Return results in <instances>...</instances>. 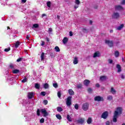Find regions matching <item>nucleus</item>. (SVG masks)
<instances>
[{"label":"nucleus","instance_id":"nucleus-32","mask_svg":"<svg viewBox=\"0 0 125 125\" xmlns=\"http://www.w3.org/2000/svg\"><path fill=\"white\" fill-rule=\"evenodd\" d=\"M56 117L58 119V120H61L62 119V117L60 114H56Z\"/></svg>","mask_w":125,"mask_h":125},{"label":"nucleus","instance_id":"nucleus-60","mask_svg":"<svg viewBox=\"0 0 125 125\" xmlns=\"http://www.w3.org/2000/svg\"><path fill=\"white\" fill-rule=\"evenodd\" d=\"M26 1H27V0H21V2H23V3H26Z\"/></svg>","mask_w":125,"mask_h":125},{"label":"nucleus","instance_id":"nucleus-56","mask_svg":"<svg viewBox=\"0 0 125 125\" xmlns=\"http://www.w3.org/2000/svg\"><path fill=\"white\" fill-rule=\"evenodd\" d=\"M121 4H125V0H123L122 1Z\"/></svg>","mask_w":125,"mask_h":125},{"label":"nucleus","instance_id":"nucleus-47","mask_svg":"<svg viewBox=\"0 0 125 125\" xmlns=\"http://www.w3.org/2000/svg\"><path fill=\"white\" fill-rule=\"evenodd\" d=\"M43 123H44V118H42L40 120V123L41 124H43Z\"/></svg>","mask_w":125,"mask_h":125},{"label":"nucleus","instance_id":"nucleus-44","mask_svg":"<svg viewBox=\"0 0 125 125\" xmlns=\"http://www.w3.org/2000/svg\"><path fill=\"white\" fill-rule=\"evenodd\" d=\"M43 104H44V105H47V103H48V101H47V100H44L43 101Z\"/></svg>","mask_w":125,"mask_h":125},{"label":"nucleus","instance_id":"nucleus-25","mask_svg":"<svg viewBox=\"0 0 125 125\" xmlns=\"http://www.w3.org/2000/svg\"><path fill=\"white\" fill-rule=\"evenodd\" d=\"M57 111H58V112H62V111H63V108H62V107H60V106H58L57 107Z\"/></svg>","mask_w":125,"mask_h":125},{"label":"nucleus","instance_id":"nucleus-51","mask_svg":"<svg viewBox=\"0 0 125 125\" xmlns=\"http://www.w3.org/2000/svg\"><path fill=\"white\" fill-rule=\"evenodd\" d=\"M53 30H52V28H49L48 29V32L49 33H51V32H52Z\"/></svg>","mask_w":125,"mask_h":125},{"label":"nucleus","instance_id":"nucleus-58","mask_svg":"<svg viewBox=\"0 0 125 125\" xmlns=\"http://www.w3.org/2000/svg\"><path fill=\"white\" fill-rule=\"evenodd\" d=\"M42 43L41 44L42 46H43L44 45V42L43 41H42Z\"/></svg>","mask_w":125,"mask_h":125},{"label":"nucleus","instance_id":"nucleus-62","mask_svg":"<svg viewBox=\"0 0 125 125\" xmlns=\"http://www.w3.org/2000/svg\"><path fill=\"white\" fill-rule=\"evenodd\" d=\"M57 19H58V20H59V19H60V16L59 15H57Z\"/></svg>","mask_w":125,"mask_h":125},{"label":"nucleus","instance_id":"nucleus-59","mask_svg":"<svg viewBox=\"0 0 125 125\" xmlns=\"http://www.w3.org/2000/svg\"><path fill=\"white\" fill-rule=\"evenodd\" d=\"M121 79H125V75H124V74L121 75Z\"/></svg>","mask_w":125,"mask_h":125},{"label":"nucleus","instance_id":"nucleus-21","mask_svg":"<svg viewBox=\"0 0 125 125\" xmlns=\"http://www.w3.org/2000/svg\"><path fill=\"white\" fill-rule=\"evenodd\" d=\"M19 45H20V42H19V41L16 42L15 43V47L16 48H18V47H19Z\"/></svg>","mask_w":125,"mask_h":125},{"label":"nucleus","instance_id":"nucleus-46","mask_svg":"<svg viewBox=\"0 0 125 125\" xmlns=\"http://www.w3.org/2000/svg\"><path fill=\"white\" fill-rule=\"evenodd\" d=\"M27 82V78L25 77L22 81L21 83H26Z\"/></svg>","mask_w":125,"mask_h":125},{"label":"nucleus","instance_id":"nucleus-28","mask_svg":"<svg viewBox=\"0 0 125 125\" xmlns=\"http://www.w3.org/2000/svg\"><path fill=\"white\" fill-rule=\"evenodd\" d=\"M35 88H37V89H40V87H41V85H40V84L38 83H35Z\"/></svg>","mask_w":125,"mask_h":125},{"label":"nucleus","instance_id":"nucleus-54","mask_svg":"<svg viewBox=\"0 0 125 125\" xmlns=\"http://www.w3.org/2000/svg\"><path fill=\"white\" fill-rule=\"evenodd\" d=\"M108 62L110 64H112L113 63V60H108Z\"/></svg>","mask_w":125,"mask_h":125},{"label":"nucleus","instance_id":"nucleus-61","mask_svg":"<svg viewBox=\"0 0 125 125\" xmlns=\"http://www.w3.org/2000/svg\"><path fill=\"white\" fill-rule=\"evenodd\" d=\"M46 41L47 42H49V38H48L47 37V38H46Z\"/></svg>","mask_w":125,"mask_h":125},{"label":"nucleus","instance_id":"nucleus-43","mask_svg":"<svg viewBox=\"0 0 125 125\" xmlns=\"http://www.w3.org/2000/svg\"><path fill=\"white\" fill-rule=\"evenodd\" d=\"M31 37V34H28L26 35V40L30 41V38Z\"/></svg>","mask_w":125,"mask_h":125},{"label":"nucleus","instance_id":"nucleus-31","mask_svg":"<svg viewBox=\"0 0 125 125\" xmlns=\"http://www.w3.org/2000/svg\"><path fill=\"white\" fill-rule=\"evenodd\" d=\"M55 50L57 52H60V48L58 46L55 47Z\"/></svg>","mask_w":125,"mask_h":125},{"label":"nucleus","instance_id":"nucleus-55","mask_svg":"<svg viewBox=\"0 0 125 125\" xmlns=\"http://www.w3.org/2000/svg\"><path fill=\"white\" fill-rule=\"evenodd\" d=\"M96 87H100V84H99V83H96Z\"/></svg>","mask_w":125,"mask_h":125},{"label":"nucleus","instance_id":"nucleus-15","mask_svg":"<svg viewBox=\"0 0 125 125\" xmlns=\"http://www.w3.org/2000/svg\"><path fill=\"white\" fill-rule=\"evenodd\" d=\"M116 68H117V72L118 73H120V72H122V67H121V65L117 64Z\"/></svg>","mask_w":125,"mask_h":125},{"label":"nucleus","instance_id":"nucleus-37","mask_svg":"<svg viewBox=\"0 0 125 125\" xmlns=\"http://www.w3.org/2000/svg\"><path fill=\"white\" fill-rule=\"evenodd\" d=\"M87 90V92H88V93H92V89H91V88H88Z\"/></svg>","mask_w":125,"mask_h":125},{"label":"nucleus","instance_id":"nucleus-24","mask_svg":"<svg viewBox=\"0 0 125 125\" xmlns=\"http://www.w3.org/2000/svg\"><path fill=\"white\" fill-rule=\"evenodd\" d=\"M43 87L45 89H47L49 87V85L47 83H44Z\"/></svg>","mask_w":125,"mask_h":125},{"label":"nucleus","instance_id":"nucleus-10","mask_svg":"<svg viewBox=\"0 0 125 125\" xmlns=\"http://www.w3.org/2000/svg\"><path fill=\"white\" fill-rule=\"evenodd\" d=\"M78 124H80V125H83V123H84V118H80L77 121Z\"/></svg>","mask_w":125,"mask_h":125},{"label":"nucleus","instance_id":"nucleus-3","mask_svg":"<svg viewBox=\"0 0 125 125\" xmlns=\"http://www.w3.org/2000/svg\"><path fill=\"white\" fill-rule=\"evenodd\" d=\"M66 104L68 107H70L72 105V96H68L67 98Z\"/></svg>","mask_w":125,"mask_h":125},{"label":"nucleus","instance_id":"nucleus-57","mask_svg":"<svg viewBox=\"0 0 125 125\" xmlns=\"http://www.w3.org/2000/svg\"><path fill=\"white\" fill-rule=\"evenodd\" d=\"M44 16H46V14H42V18H43V17H44Z\"/></svg>","mask_w":125,"mask_h":125},{"label":"nucleus","instance_id":"nucleus-30","mask_svg":"<svg viewBox=\"0 0 125 125\" xmlns=\"http://www.w3.org/2000/svg\"><path fill=\"white\" fill-rule=\"evenodd\" d=\"M67 119L68 121V122H72V118H71V116L69 114H67Z\"/></svg>","mask_w":125,"mask_h":125},{"label":"nucleus","instance_id":"nucleus-36","mask_svg":"<svg viewBox=\"0 0 125 125\" xmlns=\"http://www.w3.org/2000/svg\"><path fill=\"white\" fill-rule=\"evenodd\" d=\"M46 95V93L44 91H42L41 93V95H42V96H45Z\"/></svg>","mask_w":125,"mask_h":125},{"label":"nucleus","instance_id":"nucleus-35","mask_svg":"<svg viewBox=\"0 0 125 125\" xmlns=\"http://www.w3.org/2000/svg\"><path fill=\"white\" fill-rule=\"evenodd\" d=\"M32 28H35L36 29L39 28V24L37 23L33 24Z\"/></svg>","mask_w":125,"mask_h":125},{"label":"nucleus","instance_id":"nucleus-13","mask_svg":"<svg viewBox=\"0 0 125 125\" xmlns=\"http://www.w3.org/2000/svg\"><path fill=\"white\" fill-rule=\"evenodd\" d=\"M33 96H34V93L29 92L28 93V98H29V99H32Z\"/></svg>","mask_w":125,"mask_h":125},{"label":"nucleus","instance_id":"nucleus-48","mask_svg":"<svg viewBox=\"0 0 125 125\" xmlns=\"http://www.w3.org/2000/svg\"><path fill=\"white\" fill-rule=\"evenodd\" d=\"M74 9H77V8H79V5H78L77 4L74 5Z\"/></svg>","mask_w":125,"mask_h":125},{"label":"nucleus","instance_id":"nucleus-34","mask_svg":"<svg viewBox=\"0 0 125 125\" xmlns=\"http://www.w3.org/2000/svg\"><path fill=\"white\" fill-rule=\"evenodd\" d=\"M75 3L76 4H78V5H79V4L81 3V1L80 0H75Z\"/></svg>","mask_w":125,"mask_h":125},{"label":"nucleus","instance_id":"nucleus-42","mask_svg":"<svg viewBox=\"0 0 125 125\" xmlns=\"http://www.w3.org/2000/svg\"><path fill=\"white\" fill-rule=\"evenodd\" d=\"M23 60V58H20L17 60V62H21Z\"/></svg>","mask_w":125,"mask_h":125},{"label":"nucleus","instance_id":"nucleus-8","mask_svg":"<svg viewBox=\"0 0 125 125\" xmlns=\"http://www.w3.org/2000/svg\"><path fill=\"white\" fill-rule=\"evenodd\" d=\"M112 17L113 19H118V18H120V13L114 12L112 14Z\"/></svg>","mask_w":125,"mask_h":125},{"label":"nucleus","instance_id":"nucleus-2","mask_svg":"<svg viewBox=\"0 0 125 125\" xmlns=\"http://www.w3.org/2000/svg\"><path fill=\"white\" fill-rule=\"evenodd\" d=\"M41 112L42 114H43V117H47L48 116V112L46 111L45 108L41 109L40 110V109H38L37 110V116H41Z\"/></svg>","mask_w":125,"mask_h":125},{"label":"nucleus","instance_id":"nucleus-29","mask_svg":"<svg viewBox=\"0 0 125 125\" xmlns=\"http://www.w3.org/2000/svg\"><path fill=\"white\" fill-rule=\"evenodd\" d=\"M115 57H119V55H120V52L118 51H116L114 53Z\"/></svg>","mask_w":125,"mask_h":125},{"label":"nucleus","instance_id":"nucleus-64","mask_svg":"<svg viewBox=\"0 0 125 125\" xmlns=\"http://www.w3.org/2000/svg\"><path fill=\"white\" fill-rule=\"evenodd\" d=\"M89 23L91 25L92 24V21H90Z\"/></svg>","mask_w":125,"mask_h":125},{"label":"nucleus","instance_id":"nucleus-12","mask_svg":"<svg viewBox=\"0 0 125 125\" xmlns=\"http://www.w3.org/2000/svg\"><path fill=\"white\" fill-rule=\"evenodd\" d=\"M115 10H122L123 7L120 5H116L115 6Z\"/></svg>","mask_w":125,"mask_h":125},{"label":"nucleus","instance_id":"nucleus-18","mask_svg":"<svg viewBox=\"0 0 125 125\" xmlns=\"http://www.w3.org/2000/svg\"><path fill=\"white\" fill-rule=\"evenodd\" d=\"M107 79V76H102L100 77V81H105Z\"/></svg>","mask_w":125,"mask_h":125},{"label":"nucleus","instance_id":"nucleus-11","mask_svg":"<svg viewBox=\"0 0 125 125\" xmlns=\"http://www.w3.org/2000/svg\"><path fill=\"white\" fill-rule=\"evenodd\" d=\"M83 83L84 85H85V86H88V85H89V83H90V81L87 79H86L84 80Z\"/></svg>","mask_w":125,"mask_h":125},{"label":"nucleus","instance_id":"nucleus-53","mask_svg":"<svg viewBox=\"0 0 125 125\" xmlns=\"http://www.w3.org/2000/svg\"><path fill=\"white\" fill-rule=\"evenodd\" d=\"M106 125H110V121H108L105 122Z\"/></svg>","mask_w":125,"mask_h":125},{"label":"nucleus","instance_id":"nucleus-40","mask_svg":"<svg viewBox=\"0 0 125 125\" xmlns=\"http://www.w3.org/2000/svg\"><path fill=\"white\" fill-rule=\"evenodd\" d=\"M57 94H58V97H59V98H61V92L58 91L57 93Z\"/></svg>","mask_w":125,"mask_h":125},{"label":"nucleus","instance_id":"nucleus-22","mask_svg":"<svg viewBox=\"0 0 125 125\" xmlns=\"http://www.w3.org/2000/svg\"><path fill=\"white\" fill-rule=\"evenodd\" d=\"M13 74H18L20 73V70L19 69H14L12 71Z\"/></svg>","mask_w":125,"mask_h":125},{"label":"nucleus","instance_id":"nucleus-23","mask_svg":"<svg viewBox=\"0 0 125 125\" xmlns=\"http://www.w3.org/2000/svg\"><path fill=\"white\" fill-rule=\"evenodd\" d=\"M110 92H111V93H112V94H115L116 92H117V91H116V90H115V89H114V88L111 87L110 89Z\"/></svg>","mask_w":125,"mask_h":125},{"label":"nucleus","instance_id":"nucleus-39","mask_svg":"<svg viewBox=\"0 0 125 125\" xmlns=\"http://www.w3.org/2000/svg\"><path fill=\"white\" fill-rule=\"evenodd\" d=\"M47 6H48V7H50V6H51V2L50 1H48L47 2Z\"/></svg>","mask_w":125,"mask_h":125},{"label":"nucleus","instance_id":"nucleus-41","mask_svg":"<svg viewBox=\"0 0 125 125\" xmlns=\"http://www.w3.org/2000/svg\"><path fill=\"white\" fill-rule=\"evenodd\" d=\"M10 50V47H9L7 48L4 49V51H5V52H8V51H9Z\"/></svg>","mask_w":125,"mask_h":125},{"label":"nucleus","instance_id":"nucleus-6","mask_svg":"<svg viewBox=\"0 0 125 125\" xmlns=\"http://www.w3.org/2000/svg\"><path fill=\"white\" fill-rule=\"evenodd\" d=\"M105 43L108 44L109 47H113V46H114V42H113V41H110V40H105Z\"/></svg>","mask_w":125,"mask_h":125},{"label":"nucleus","instance_id":"nucleus-49","mask_svg":"<svg viewBox=\"0 0 125 125\" xmlns=\"http://www.w3.org/2000/svg\"><path fill=\"white\" fill-rule=\"evenodd\" d=\"M82 87H83V85H82V84H79L77 85L78 88H82Z\"/></svg>","mask_w":125,"mask_h":125},{"label":"nucleus","instance_id":"nucleus-27","mask_svg":"<svg viewBox=\"0 0 125 125\" xmlns=\"http://www.w3.org/2000/svg\"><path fill=\"white\" fill-rule=\"evenodd\" d=\"M107 100L111 101V100H113V96L109 95L107 97Z\"/></svg>","mask_w":125,"mask_h":125},{"label":"nucleus","instance_id":"nucleus-38","mask_svg":"<svg viewBox=\"0 0 125 125\" xmlns=\"http://www.w3.org/2000/svg\"><path fill=\"white\" fill-rule=\"evenodd\" d=\"M53 86L55 88H57V87H58V84H57V83H53Z\"/></svg>","mask_w":125,"mask_h":125},{"label":"nucleus","instance_id":"nucleus-33","mask_svg":"<svg viewBox=\"0 0 125 125\" xmlns=\"http://www.w3.org/2000/svg\"><path fill=\"white\" fill-rule=\"evenodd\" d=\"M9 67L12 69H14V65L13 63H10Z\"/></svg>","mask_w":125,"mask_h":125},{"label":"nucleus","instance_id":"nucleus-19","mask_svg":"<svg viewBox=\"0 0 125 125\" xmlns=\"http://www.w3.org/2000/svg\"><path fill=\"white\" fill-rule=\"evenodd\" d=\"M68 38L67 37H64L63 38V39L62 40V42L64 44H66V42H68Z\"/></svg>","mask_w":125,"mask_h":125},{"label":"nucleus","instance_id":"nucleus-4","mask_svg":"<svg viewBox=\"0 0 125 125\" xmlns=\"http://www.w3.org/2000/svg\"><path fill=\"white\" fill-rule=\"evenodd\" d=\"M88 108H89V104L88 103H85L83 104L82 109H83V111H87Z\"/></svg>","mask_w":125,"mask_h":125},{"label":"nucleus","instance_id":"nucleus-63","mask_svg":"<svg viewBox=\"0 0 125 125\" xmlns=\"http://www.w3.org/2000/svg\"><path fill=\"white\" fill-rule=\"evenodd\" d=\"M95 9H97V8H98V6H96L95 7H94Z\"/></svg>","mask_w":125,"mask_h":125},{"label":"nucleus","instance_id":"nucleus-20","mask_svg":"<svg viewBox=\"0 0 125 125\" xmlns=\"http://www.w3.org/2000/svg\"><path fill=\"white\" fill-rule=\"evenodd\" d=\"M68 93L69 95H74V94H75V92H74V91H73L72 89L68 90Z\"/></svg>","mask_w":125,"mask_h":125},{"label":"nucleus","instance_id":"nucleus-50","mask_svg":"<svg viewBox=\"0 0 125 125\" xmlns=\"http://www.w3.org/2000/svg\"><path fill=\"white\" fill-rule=\"evenodd\" d=\"M83 33H87V30H86L85 28H83Z\"/></svg>","mask_w":125,"mask_h":125},{"label":"nucleus","instance_id":"nucleus-7","mask_svg":"<svg viewBox=\"0 0 125 125\" xmlns=\"http://www.w3.org/2000/svg\"><path fill=\"white\" fill-rule=\"evenodd\" d=\"M108 116H109V113H108V111H104L102 113L101 115V118L102 119H104V120H106V119L108 118Z\"/></svg>","mask_w":125,"mask_h":125},{"label":"nucleus","instance_id":"nucleus-52","mask_svg":"<svg viewBox=\"0 0 125 125\" xmlns=\"http://www.w3.org/2000/svg\"><path fill=\"white\" fill-rule=\"evenodd\" d=\"M69 36L70 37H73V32L72 31L69 32Z\"/></svg>","mask_w":125,"mask_h":125},{"label":"nucleus","instance_id":"nucleus-16","mask_svg":"<svg viewBox=\"0 0 125 125\" xmlns=\"http://www.w3.org/2000/svg\"><path fill=\"white\" fill-rule=\"evenodd\" d=\"M79 63V60H78V58L76 57L74 58V60H73V64L75 65L78 64Z\"/></svg>","mask_w":125,"mask_h":125},{"label":"nucleus","instance_id":"nucleus-9","mask_svg":"<svg viewBox=\"0 0 125 125\" xmlns=\"http://www.w3.org/2000/svg\"><path fill=\"white\" fill-rule=\"evenodd\" d=\"M100 55H101L100 52H99V51H97L94 53L93 58H96V57H100Z\"/></svg>","mask_w":125,"mask_h":125},{"label":"nucleus","instance_id":"nucleus-14","mask_svg":"<svg viewBox=\"0 0 125 125\" xmlns=\"http://www.w3.org/2000/svg\"><path fill=\"white\" fill-rule=\"evenodd\" d=\"M87 123L88 125H91L92 123V118H91V117L88 118V119L87 120Z\"/></svg>","mask_w":125,"mask_h":125},{"label":"nucleus","instance_id":"nucleus-45","mask_svg":"<svg viewBox=\"0 0 125 125\" xmlns=\"http://www.w3.org/2000/svg\"><path fill=\"white\" fill-rule=\"evenodd\" d=\"M74 108L75 109H76V110H78V109H79V104H75Z\"/></svg>","mask_w":125,"mask_h":125},{"label":"nucleus","instance_id":"nucleus-5","mask_svg":"<svg viewBox=\"0 0 125 125\" xmlns=\"http://www.w3.org/2000/svg\"><path fill=\"white\" fill-rule=\"evenodd\" d=\"M94 101H98V102H101L104 101V98L100 96H97L94 98Z\"/></svg>","mask_w":125,"mask_h":125},{"label":"nucleus","instance_id":"nucleus-26","mask_svg":"<svg viewBox=\"0 0 125 125\" xmlns=\"http://www.w3.org/2000/svg\"><path fill=\"white\" fill-rule=\"evenodd\" d=\"M41 61H43L44 60V53H42L41 55Z\"/></svg>","mask_w":125,"mask_h":125},{"label":"nucleus","instance_id":"nucleus-17","mask_svg":"<svg viewBox=\"0 0 125 125\" xmlns=\"http://www.w3.org/2000/svg\"><path fill=\"white\" fill-rule=\"evenodd\" d=\"M124 27H125V24H122L117 27V30H118V31H121V30H122V29H123Z\"/></svg>","mask_w":125,"mask_h":125},{"label":"nucleus","instance_id":"nucleus-1","mask_svg":"<svg viewBox=\"0 0 125 125\" xmlns=\"http://www.w3.org/2000/svg\"><path fill=\"white\" fill-rule=\"evenodd\" d=\"M122 114H123V108L120 106L117 107L116 110L114 112L113 118V123H117V122H118V117H119L120 115H122Z\"/></svg>","mask_w":125,"mask_h":125}]
</instances>
